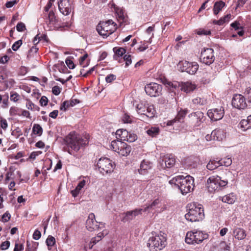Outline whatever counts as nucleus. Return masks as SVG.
Listing matches in <instances>:
<instances>
[{"mask_svg":"<svg viewBox=\"0 0 251 251\" xmlns=\"http://www.w3.org/2000/svg\"><path fill=\"white\" fill-rule=\"evenodd\" d=\"M192 101L194 104L200 105H204L207 102L206 99L199 97L194 99Z\"/></svg>","mask_w":251,"mask_h":251,"instance_id":"nucleus-43","label":"nucleus"},{"mask_svg":"<svg viewBox=\"0 0 251 251\" xmlns=\"http://www.w3.org/2000/svg\"><path fill=\"white\" fill-rule=\"evenodd\" d=\"M220 166H224L228 167L230 166L232 163V160L230 157H224L223 158L219 160Z\"/></svg>","mask_w":251,"mask_h":251,"instance_id":"nucleus-35","label":"nucleus"},{"mask_svg":"<svg viewBox=\"0 0 251 251\" xmlns=\"http://www.w3.org/2000/svg\"><path fill=\"white\" fill-rule=\"evenodd\" d=\"M16 28L19 32L24 31L25 29V25L22 22L19 23L16 26Z\"/></svg>","mask_w":251,"mask_h":251,"instance_id":"nucleus-53","label":"nucleus"},{"mask_svg":"<svg viewBox=\"0 0 251 251\" xmlns=\"http://www.w3.org/2000/svg\"><path fill=\"white\" fill-rule=\"evenodd\" d=\"M22 40H19L15 42L13 44V45L12 46V49L14 51H16L19 49V48L22 45Z\"/></svg>","mask_w":251,"mask_h":251,"instance_id":"nucleus-45","label":"nucleus"},{"mask_svg":"<svg viewBox=\"0 0 251 251\" xmlns=\"http://www.w3.org/2000/svg\"><path fill=\"white\" fill-rule=\"evenodd\" d=\"M167 84L168 86L170 87L171 90L172 91H173L175 89H176L177 88L180 89L181 83L178 82H168Z\"/></svg>","mask_w":251,"mask_h":251,"instance_id":"nucleus-42","label":"nucleus"},{"mask_svg":"<svg viewBox=\"0 0 251 251\" xmlns=\"http://www.w3.org/2000/svg\"><path fill=\"white\" fill-rule=\"evenodd\" d=\"M231 26L235 29V30L242 29L243 27L240 26V24L238 22L235 21L230 25Z\"/></svg>","mask_w":251,"mask_h":251,"instance_id":"nucleus-55","label":"nucleus"},{"mask_svg":"<svg viewBox=\"0 0 251 251\" xmlns=\"http://www.w3.org/2000/svg\"><path fill=\"white\" fill-rule=\"evenodd\" d=\"M113 51L115 53L114 58L115 60H118V58L122 56L126 52V50L123 48H117L115 47L113 48Z\"/></svg>","mask_w":251,"mask_h":251,"instance_id":"nucleus-30","label":"nucleus"},{"mask_svg":"<svg viewBox=\"0 0 251 251\" xmlns=\"http://www.w3.org/2000/svg\"><path fill=\"white\" fill-rule=\"evenodd\" d=\"M188 212L185 215V219L191 222L199 221L204 216V210L201 205L196 203L190 204Z\"/></svg>","mask_w":251,"mask_h":251,"instance_id":"nucleus-3","label":"nucleus"},{"mask_svg":"<svg viewBox=\"0 0 251 251\" xmlns=\"http://www.w3.org/2000/svg\"><path fill=\"white\" fill-rule=\"evenodd\" d=\"M129 132L126 129H124V131L122 133V135H121L120 141H126V138H127V135H128Z\"/></svg>","mask_w":251,"mask_h":251,"instance_id":"nucleus-59","label":"nucleus"},{"mask_svg":"<svg viewBox=\"0 0 251 251\" xmlns=\"http://www.w3.org/2000/svg\"><path fill=\"white\" fill-rule=\"evenodd\" d=\"M85 184H86V181L84 179H83L82 180L80 181L78 183L76 187L78 189H79L80 190H81V189L83 188V187L85 185Z\"/></svg>","mask_w":251,"mask_h":251,"instance_id":"nucleus-64","label":"nucleus"},{"mask_svg":"<svg viewBox=\"0 0 251 251\" xmlns=\"http://www.w3.org/2000/svg\"><path fill=\"white\" fill-rule=\"evenodd\" d=\"M32 132L34 134H37L39 136H40L42 134L43 129L39 125L35 124L32 128Z\"/></svg>","mask_w":251,"mask_h":251,"instance_id":"nucleus-40","label":"nucleus"},{"mask_svg":"<svg viewBox=\"0 0 251 251\" xmlns=\"http://www.w3.org/2000/svg\"><path fill=\"white\" fill-rule=\"evenodd\" d=\"M41 233L39 230L36 229L33 234V238L35 240H38L40 238Z\"/></svg>","mask_w":251,"mask_h":251,"instance_id":"nucleus-57","label":"nucleus"},{"mask_svg":"<svg viewBox=\"0 0 251 251\" xmlns=\"http://www.w3.org/2000/svg\"><path fill=\"white\" fill-rule=\"evenodd\" d=\"M197 34L199 35H207L211 34V31L209 30H205L204 29H200L197 31Z\"/></svg>","mask_w":251,"mask_h":251,"instance_id":"nucleus-54","label":"nucleus"},{"mask_svg":"<svg viewBox=\"0 0 251 251\" xmlns=\"http://www.w3.org/2000/svg\"><path fill=\"white\" fill-rule=\"evenodd\" d=\"M127 137L126 141L130 143L133 142L137 139V136L135 134L129 132Z\"/></svg>","mask_w":251,"mask_h":251,"instance_id":"nucleus-46","label":"nucleus"},{"mask_svg":"<svg viewBox=\"0 0 251 251\" xmlns=\"http://www.w3.org/2000/svg\"><path fill=\"white\" fill-rule=\"evenodd\" d=\"M107 234V231H103L102 232L99 233L97 236L93 237L91 239V241L90 242L89 244H88V248L89 249H92L93 246L96 244L97 243L100 241L102 238L104 237V236Z\"/></svg>","mask_w":251,"mask_h":251,"instance_id":"nucleus-24","label":"nucleus"},{"mask_svg":"<svg viewBox=\"0 0 251 251\" xmlns=\"http://www.w3.org/2000/svg\"><path fill=\"white\" fill-rule=\"evenodd\" d=\"M52 92L54 95L58 96L61 92V89L58 86H54L52 89Z\"/></svg>","mask_w":251,"mask_h":251,"instance_id":"nucleus-58","label":"nucleus"},{"mask_svg":"<svg viewBox=\"0 0 251 251\" xmlns=\"http://www.w3.org/2000/svg\"><path fill=\"white\" fill-rule=\"evenodd\" d=\"M188 112V110L187 109H180V110L178 112L176 117L174 120H170L167 122V126H172L176 121L181 122V120L184 119Z\"/></svg>","mask_w":251,"mask_h":251,"instance_id":"nucleus-22","label":"nucleus"},{"mask_svg":"<svg viewBox=\"0 0 251 251\" xmlns=\"http://www.w3.org/2000/svg\"><path fill=\"white\" fill-rule=\"evenodd\" d=\"M238 126L243 131H246L251 128L248 119L241 120Z\"/></svg>","mask_w":251,"mask_h":251,"instance_id":"nucleus-34","label":"nucleus"},{"mask_svg":"<svg viewBox=\"0 0 251 251\" xmlns=\"http://www.w3.org/2000/svg\"><path fill=\"white\" fill-rule=\"evenodd\" d=\"M147 245L151 251H158L161 250L166 245V237L161 234L152 236L150 238Z\"/></svg>","mask_w":251,"mask_h":251,"instance_id":"nucleus-6","label":"nucleus"},{"mask_svg":"<svg viewBox=\"0 0 251 251\" xmlns=\"http://www.w3.org/2000/svg\"><path fill=\"white\" fill-rule=\"evenodd\" d=\"M226 137V132L225 130L221 128H216L213 130L211 134H207L205 136V139L207 141L212 140L217 141H222Z\"/></svg>","mask_w":251,"mask_h":251,"instance_id":"nucleus-14","label":"nucleus"},{"mask_svg":"<svg viewBox=\"0 0 251 251\" xmlns=\"http://www.w3.org/2000/svg\"><path fill=\"white\" fill-rule=\"evenodd\" d=\"M208 235L201 231H189L186 234L185 242L188 244H199L207 239Z\"/></svg>","mask_w":251,"mask_h":251,"instance_id":"nucleus-8","label":"nucleus"},{"mask_svg":"<svg viewBox=\"0 0 251 251\" xmlns=\"http://www.w3.org/2000/svg\"><path fill=\"white\" fill-rule=\"evenodd\" d=\"M73 58V57L69 56L67 57L65 60L66 65L70 69H73L75 68V65L72 60Z\"/></svg>","mask_w":251,"mask_h":251,"instance_id":"nucleus-44","label":"nucleus"},{"mask_svg":"<svg viewBox=\"0 0 251 251\" xmlns=\"http://www.w3.org/2000/svg\"><path fill=\"white\" fill-rule=\"evenodd\" d=\"M204 119L203 112L200 111L191 113L188 115V123L191 126L194 128L200 126Z\"/></svg>","mask_w":251,"mask_h":251,"instance_id":"nucleus-10","label":"nucleus"},{"mask_svg":"<svg viewBox=\"0 0 251 251\" xmlns=\"http://www.w3.org/2000/svg\"><path fill=\"white\" fill-rule=\"evenodd\" d=\"M232 106L238 109H244L247 106L245 97L241 94H235L232 100Z\"/></svg>","mask_w":251,"mask_h":251,"instance_id":"nucleus-16","label":"nucleus"},{"mask_svg":"<svg viewBox=\"0 0 251 251\" xmlns=\"http://www.w3.org/2000/svg\"><path fill=\"white\" fill-rule=\"evenodd\" d=\"M20 96L17 93H11L10 95V100L14 102L17 101L20 99Z\"/></svg>","mask_w":251,"mask_h":251,"instance_id":"nucleus-48","label":"nucleus"},{"mask_svg":"<svg viewBox=\"0 0 251 251\" xmlns=\"http://www.w3.org/2000/svg\"><path fill=\"white\" fill-rule=\"evenodd\" d=\"M146 117L151 118L155 116L156 110L153 105H146Z\"/></svg>","mask_w":251,"mask_h":251,"instance_id":"nucleus-29","label":"nucleus"},{"mask_svg":"<svg viewBox=\"0 0 251 251\" xmlns=\"http://www.w3.org/2000/svg\"><path fill=\"white\" fill-rule=\"evenodd\" d=\"M116 76L113 74H110L107 75L105 77V80L107 83H111L112 81L116 79Z\"/></svg>","mask_w":251,"mask_h":251,"instance_id":"nucleus-56","label":"nucleus"},{"mask_svg":"<svg viewBox=\"0 0 251 251\" xmlns=\"http://www.w3.org/2000/svg\"><path fill=\"white\" fill-rule=\"evenodd\" d=\"M233 235L236 239L241 240L246 237V234L245 230L243 228L237 227L234 229Z\"/></svg>","mask_w":251,"mask_h":251,"instance_id":"nucleus-26","label":"nucleus"},{"mask_svg":"<svg viewBox=\"0 0 251 251\" xmlns=\"http://www.w3.org/2000/svg\"><path fill=\"white\" fill-rule=\"evenodd\" d=\"M123 121L125 123H131L132 122V118L127 114H125L123 117Z\"/></svg>","mask_w":251,"mask_h":251,"instance_id":"nucleus-51","label":"nucleus"},{"mask_svg":"<svg viewBox=\"0 0 251 251\" xmlns=\"http://www.w3.org/2000/svg\"><path fill=\"white\" fill-rule=\"evenodd\" d=\"M231 18V15L230 14H227L225 16L221 18L219 20H213L212 23L214 25H223L224 23L228 22Z\"/></svg>","mask_w":251,"mask_h":251,"instance_id":"nucleus-31","label":"nucleus"},{"mask_svg":"<svg viewBox=\"0 0 251 251\" xmlns=\"http://www.w3.org/2000/svg\"><path fill=\"white\" fill-rule=\"evenodd\" d=\"M10 243L8 241H5L1 243L0 248L1 250H6L9 248Z\"/></svg>","mask_w":251,"mask_h":251,"instance_id":"nucleus-49","label":"nucleus"},{"mask_svg":"<svg viewBox=\"0 0 251 251\" xmlns=\"http://www.w3.org/2000/svg\"><path fill=\"white\" fill-rule=\"evenodd\" d=\"M201 62L207 65H210L215 60V57L214 50L212 48H204L201 52Z\"/></svg>","mask_w":251,"mask_h":251,"instance_id":"nucleus-11","label":"nucleus"},{"mask_svg":"<svg viewBox=\"0 0 251 251\" xmlns=\"http://www.w3.org/2000/svg\"><path fill=\"white\" fill-rule=\"evenodd\" d=\"M219 200L228 204H233L237 200V197L233 193H231L224 197H219Z\"/></svg>","mask_w":251,"mask_h":251,"instance_id":"nucleus-25","label":"nucleus"},{"mask_svg":"<svg viewBox=\"0 0 251 251\" xmlns=\"http://www.w3.org/2000/svg\"><path fill=\"white\" fill-rule=\"evenodd\" d=\"M26 106L27 109L33 110H34L35 105L30 101L27 100L26 103Z\"/></svg>","mask_w":251,"mask_h":251,"instance_id":"nucleus-63","label":"nucleus"},{"mask_svg":"<svg viewBox=\"0 0 251 251\" xmlns=\"http://www.w3.org/2000/svg\"><path fill=\"white\" fill-rule=\"evenodd\" d=\"M176 163V159L172 154L167 155L160 161L159 164L162 169L173 167Z\"/></svg>","mask_w":251,"mask_h":251,"instance_id":"nucleus-19","label":"nucleus"},{"mask_svg":"<svg viewBox=\"0 0 251 251\" xmlns=\"http://www.w3.org/2000/svg\"><path fill=\"white\" fill-rule=\"evenodd\" d=\"M220 166L218 160H211L207 164L206 167L209 170H213Z\"/></svg>","mask_w":251,"mask_h":251,"instance_id":"nucleus-33","label":"nucleus"},{"mask_svg":"<svg viewBox=\"0 0 251 251\" xmlns=\"http://www.w3.org/2000/svg\"><path fill=\"white\" fill-rule=\"evenodd\" d=\"M110 148L119 155L123 156L129 155L131 151L130 146L119 140L112 141L110 144Z\"/></svg>","mask_w":251,"mask_h":251,"instance_id":"nucleus-7","label":"nucleus"},{"mask_svg":"<svg viewBox=\"0 0 251 251\" xmlns=\"http://www.w3.org/2000/svg\"><path fill=\"white\" fill-rule=\"evenodd\" d=\"M10 214L8 212H6L4 214L2 215L0 220L2 222H6L8 221H9V220L10 219Z\"/></svg>","mask_w":251,"mask_h":251,"instance_id":"nucleus-50","label":"nucleus"},{"mask_svg":"<svg viewBox=\"0 0 251 251\" xmlns=\"http://www.w3.org/2000/svg\"><path fill=\"white\" fill-rule=\"evenodd\" d=\"M159 128L157 127H151L147 131V133L151 137H155L159 134Z\"/></svg>","mask_w":251,"mask_h":251,"instance_id":"nucleus-36","label":"nucleus"},{"mask_svg":"<svg viewBox=\"0 0 251 251\" xmlns=\"http://www.w3.org/2000/svg\"><path fill=\"white\" fill-rule=\"evenodd\" d=\"M117 28V24L112 20L100 22L97 26V31L103 38L107 37L114 32Z\"/></svg>","mask_w":251,"mask_h":251,"instance_id":"nucleus-4","label":"nucleus"},{"mask_svg":"<svg viewBox=\"0 0 251 251\" xmlns=\"http://www.w3.org/2000/svg\"><path fill=\"white\" fill-rule=\"evenodd\" d=\"M224 109L222 106L208 110L207 114L212 121H216L223 118L224 116Z\"/></svg>","mask_w":251,"mask_h":251,"instance_id":"nucleus-15","label":"nucleus"},{"mask_svg":"<svg viewBox=\"0 0 251 251\" xmlns=\"http://www.w3.org/2000/svg\"><path fill=\"white\" fill-rule=\"evenodd\" d=\"M229 245L225 241H222L218 245V249L220 251H229L230 249Z\"/></svg>","mask_w":251,"mask_h":251,"instance_id":"nucleus-38","label":"nucleus"},{"mask_svg":"<svg viewBox=\"0 0 251 251\" xmlns=\"http://www.w3.org/2000/svg\"><path fill=\"white\" fill-rule=\"evenodd\" d=\"M166 208L165 205L162 206L160 201L158 199L154 200L151 204L147 205L143 209V212H146L149 209H157V212H161L164 211Z\"/></svg>","mask_w":251,"mask_h":251,"instance_id":"nucleus-20","label":"nucleus"},{"mask_svg":"<svg viewBox=\"0 0 251 251\" xmlns=\"http://www.w3.org/2000/svg\"><path fill=\"white\" fill-rule=\"evenodd\" d=\"M97 166L100 172L104 175L112 173L114 171L115 164L109 158L101 157L99 160Z\"/></svg>","mask_w":251,"mask_h":251,"instance_id":"nucleus-9","label":"nucleus"},{"mask_svg":"<svg viewBox=\"0 0 251 251\" xmlns=\"http://www.w3.org/2000/svg\"><path fill=\"white\" fill-rule=\"evenodd\" d=\"M178 66H180L181 72H186L190 75H194L198 70L199 66L196 62L180 61Z\"/></svg>","mask_w":251,"mask_h":251,"instance_id":"nucleus-12","label":"nucleus"},{"mask_svg":"<svg viewBox=\"0 0 251 251\" xmlns=\"http://www.w3.org/2000/svg\"><path fill=\"white\" fill-rule=\"evenodd\" d=\"M73 100L68 101H64L60 106V110L65 111L67 108L70 106H73L75 105Z\"/></svg>","mask_w":251,"mask_h":251,"instance_id":"nucleus-39","label":"nucleus"},{"mask_svg":"<svg viewBox=\"0 0 251 251\" xmlns=\"http://www.w3.org/2000/svg\"><path fill=\"white\" fill-rule=\"evenodd\" d=\"M115 13L117 15L118 20L120 23L126 22V14L125 11L119 7H115Z\"/></svg>","mask_w":251,"mask_h":251,"instance_id":"nucleus-28","label":"nucleus"},{"mask_svg":"<svg viewBox=\"0 0 251 251\" xmlns=\"http://www.w3.org/2000/svg\"><path fill=\"white\" fill-rule=\"evenodd\" d=\"M24 250V246L22 244L16 243L14 249V251H21Z\"/></svg>","mask_w":251,"mask_h":251,"instance_id":"nucleus-62","label":"nucleus"},{"mask_svg":"<svg viewBox=\"0 0 251 251\" xmlns=\"http://www.w3.org/2000/svg\"><path fill=\"white\" fill-rule=\"evenodd\" d=\"M194 178L190 175L186 176H177L169 180V183L174 184L180 191L183 195L192 192L195 187Z\"/></svg>","mask_w":251,"mask_h":251,"instance_id":"nucleus-2","label":"nucleus"},{"mask_svg":"<svg viewBox=\"0 0 251 251\" xmlns=\"http://www.w3.org/2000/svg\"><path fill=\"white\" fill-rule=\"evenodd\" d=\"M146 105L145 104L144 105V106L143 107H141V106L139 107V105H138L137 106V111L138 112V113L142 115L146 116Z\"/></svg>","mask_w":251,"mask_h":251,"instance_id":"nucleus-47","label":"nucleus"},{"mask_svg":"<svg viewBox=\"0 0 251 251\" xmlns=\"http://www.w3.org/2000/svg\"><path fill=\"white\" fill-rule=\"evenodd\" d=\"M66 151L71 155H74L81 148L88 144V139L86 137H81L75 132H71L64 139Z\"/></svg>","mask_w":251,"mask_h":251,"instance_id":"nucleus-1","label":"nucleus"},{"mask_svg":"<svg viewBox=\"0 0 251 251\" xmlns=\"http://www.w3.org/2000/svg\"><path fill=\"white\" fill-rule=\"evenodd\" d=\"M228 183L226 179H222L218 176H210L207 181V189L210 193H214L220 191L221 188L225 187Z\"/></svg>","mask_w":251,"mask_h":251,"instance_id":"nucleus-5","label":"nucleus"},{"mask_svg":"<svg viewBox=\"0 0 251 251\" xmlns=\"http://www.w3.org/2000/svg\"><path fill=\"white\" fill-rule=\"evenodd\" d=\"M97 223L94 214L93 213H90L86 222V227L87 229L90 231H92L99 228V226L98 227L96 225Z\"/></svg>","mask_w":251,"mask_h":251,"instance_id":"nucleus-21","label":"nucleus"},{"mask_svg":"<svg viewBox=\"0 0 251 251\" xmlns=\"http://www.w3.org/2000/svg\"><path fill=\"white\" fill-rule=\"evenodd\" d=\"M48 18H49V23L50 24L54 25L56 24L57 19L55 16L54 13L53 12V11H50L49 12V13L48 15Z\"/></svg>","mask_w":251,"mask_h":251,"instance_id":"nucleus-41","label":"nucleus"},{"mask_svg":"<svg viewBox=\"0 0 251 251\" xmlns=\"http://www.w3.org/2000/svg\"><path fill=\"white\" fill-rule=\"evenodd\" d=\"M58 6L60 13L65 16L69 15L73 9L70 0H60L58 2Z\"/></svg>","mask_w":251,"mask_h":251,"instance_id":"nucleus-17","label":"nucleus"},{"mask_svg":"<svg viewBox=\"0 0 251 251\" xmlns=\"http://www.w3.org/2000/svg\"><path fill=\"white\" fill-rule=\"evenodd\" d=\"M143 212V208L135 209L133 210L127 211L123 214V217L121 221L123 222H126L134 219L137 216L141 215Z\"/></svg>","mask_w":251,"mask_h":251,"instance_id":"nucleus-18","label":"nucleus"},{"mask_svg":"<svg viewBox=\"0 0 251 251\" xmlns=\"http://www.w3.org/2000/svg\"><path fill=\"white\" fill-rule=\"evenodd\" d=\"M145 90L147 95L156 97L161 94L162 86L156 83H151L145 86Z\"/></svg>","mask_w":251,"mask_h":251,"instance_id":"nucleus-13","label":"nucleus"},{"mask_svg":"<svg viewBox=\"0 0 251 251\" xmlns=\"http://www.w3.org/2000/svg\"><path fill=\"white\" fill-rule=\"evenodd\" d=\"M151 167V163L150 161L144 160L140 164L138 172L141 175H145L148 173V170H150Z\"/></svg>","mask_w":251,"mask_h":251,"instance_id":"nucleus-23","label":"nucleus"},{"mask_svg":"<svg viewBox=\"0 0 251 251\" xmlns=\"http://www.w3.org/2000/svg\"><path fill=\"white\" fill-rule=\"evenodd\" d=\"M88 57V54L85 53L82 56L80 57L79 60V62L80 65H81L83 67H85V65H83V62L85 60V59Z\"/></svg>","mask_w":251,"mask_h":251,"instance_id":"nucleus-61","label":"nucleus"},{"mask_svg":"<svg viewBox=\"0 0 251 251\" xmlns=\"http://www.w3.org/2000/svg\"><path fill=\"white\" fill-rule=\"evenodd\" d=\"M48 100L47 98L45 96H43L41 97L40 100V104L42 106H46L48 104Z\"/></svg>","mask_w":251,"mask_h":251,"instance_id":"nucleus-60","label":"nucleus"},{"mask_svg":"<svg viewBox=\"0 0 251 251\" xmlns=\"http://www.w3.org/2000/svg\"><path fill=\"white\" fill-rule=\"evenodd\" d=\"M225 6V3L222 1L216 2L214 5L213 12L215 15H217L222 9Z\"/></svg>","mask_w":251,"mask_h":251,"instance_id":"nucleus-32","label":"nucleus"},{"mask_svg":"<svg viewBox=\"0 0 251 251\" xmlns=\"http://www.w3.org/2000/svg\"><path fill=\"white\" fill-rule=\"evenodd\" d=\"M124 60L126 62V66L127 67L131 64V58L130 55H125L124 57Z\"/></svg>","mask_w":251,"mask_h":251,"instance_id":"nucleus-52","label":"nucleus"},{"mask_svg":"<svg viewBox=\"0 0 251 251\" xmlns=\"http://www.w3.org/2000/svg\"><path fill=\"white\" fill-rule=\"evenodd\" d=\"M46 243L48 249L50 250L55 243V239L54 237L49 235L46 241Z\"/></svg>","mask_w":251,"mask_h":251,"instance_id":"nucleus-37","label":"nucleus"},{"mask_svg":"<svg viewBox=\"0 0 251 251\" xmlns=\"http://www.w3.org/2000/svg\"><path fill=\"white\" fill-rule=\"evenodd\" d=\"M195 88V85L191 82L181 83L180 90L187 93L193 91Z\"/></svg>","mask_w":251,"mask_h":251,"instance_id":"nucleus-27","label":"nucleus"}]
</instances>
